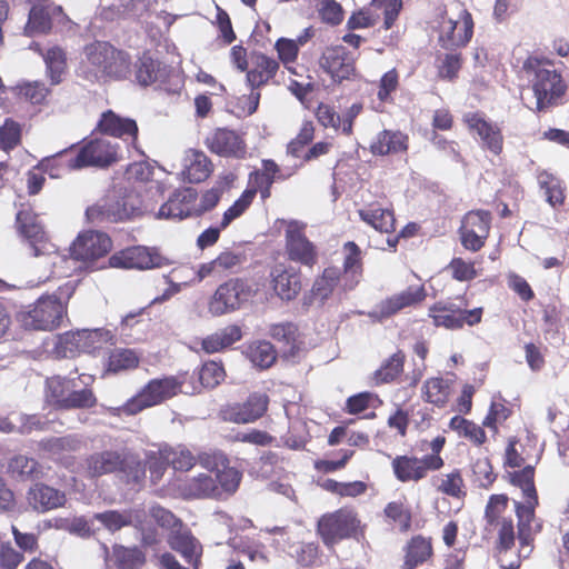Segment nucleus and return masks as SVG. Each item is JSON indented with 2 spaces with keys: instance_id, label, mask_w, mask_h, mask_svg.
<instances>
[{
  "instance_id": "f257e3e1",
  "label": "nucleus",
  "mask_w": 569,
  "mask_h": 569,
  "mask_svg": "<svg viewBox=\"0 0 569 569\" xmlns=\"http://www.w3.org/2000/svg\"><path fill=\"white\" fill-rule=\"evenodd\" d=\"M131 57L106 41H93L82 49L76 76L89 84L122 80L131 73Z\"/></svg>"
},
{
  "instance_id": "f03ea898",
  "label": "nucleus",
  "mask_w": 569,
  "mask_h": 569,
  "mask_svg": "<svg viewBox=\"0 0 569 569\" xmlns=\"http://www.w3.org/2000/svg\"><path fill=\"white\" fill-rule=\"evenodd\" d=\"M521 72L530 83L533 93L532 100L527 106L537 112L557 104L567 90L561 74L549 60L529 57L523 62Z\"/></svg>"
},
{
  "instance_id": "7ed1b4c3",
  "label": "nucleus",
  "mask_w": 569,
  "mask_h": 569,
  "mask_svg": "<svg viewBox=\"0 0 569 569\" xmlns=\"http://www.w3.org/2000/svg\"><path fill=\"white\" fill-rule=\"evenodd\" d=\"M17 223L19 231L27 238L32 254L39 259L38 268H42L40 276L43 280L51 276L59 277L69 276V268L62 263H69L72 259L59 252L56 244L49 241L42 226L38 222V217L30 211H19L17 214Z\"/></svg>"
},
{
  "instance_id": "20e7f679",
  "label": "nucleus",
  "mask_w": 569,
  "mask_h": 569,
  "mask_svg": "<svg viewBox=\"0 0 569 569\" xmlns=\"http://www.w3.org/2000/svg\"><path fill=\"white\" fill-rule=\"evenodd\" d=\"M92 376L80 375L78 378L54 376L47 379L46 399L48 403L60 409H86L96 405L89 385Z\"/></svg>"
},
{
  "instance_id": "39448f33",
  "label": "nucleus",
  "mask_w": 569,
  "mask_h": 569,
  "mask_svg": "<svg viewBox=\"0 0 569 569\" xmlns=\"http://www.w3.org/2000/svg\"><path fill=\"white\" fill-rule=\"evenodd\" d=\"M183 379L179 377H164L150 380L136 396L121 407L112 408L113 415L133 416L147 408L160 405L163 401L182 392Z\"/></svg>"
},
{
  "instance_id": "423d86ee",
  "label": "nucleus",
  "mask_w": 569,
  "mask_h": 569,
  "mask_svg": "<svg viewBox=\"0 0 569 569\" xmlns=\"http://www.w3.org/2000/svg\"><path fill=\"white\" fill-rule=\"evenodd\" d=\"M437 28L441 46L452 49L463 47L470 41L473 21L471 14L466 9L457 6L441 13Z\"/></svg>"
},
{
  "instance_id": "0eeeda50",
  "label": "nucleus",
  "mask_w": 569,
  "mask_h": 569,
  "mask_svg": "<svg viewBox=\"0 0 569 569\" xmlns=\"http://www.w3.org/2000/svg\"><path fill=\"white\" fill-rule=\"evenodd\" d=\"M252 287L240 279H231L220 284L208 302V311L220 317L240 309L253 296Z\"/></svg>"
},
{
  "instance_id": "6e6552de",
  "label": "nucleus",
  "mask_w": 569,
  "mask_h": 569,
  "mask_svg": "<svg viewBox=\"0 0 569 569\" xmlns=\"http://www.w3.org/2000/svg\"><path fill=\"white\" fill-rule=\"evenodd\" d=\"M66 312L63 303L54 297L40 298L30 310L21 313V322L26 328L52 330L57 328Z\"/></svg>"
},
{
  "instance_id": "1a4fd4ad",
  "label": "nucleus",
  "mask_w": 569,
  "mask_h": 569,
  "mask_svg": "<svg viewBox=\"0 0 569 569\" xmlns=\"http://www.w3.org/2000/svg\"><path fill=\"white\" fill-rule=\"evenodd\" d=\"M164 186L159 181H151L150 186L140 196L138 191L126 194L121 202H116V220L122 221L134 216L154 212L157 202L163 198Z\"/></svg>"
},
{
  "instance_id": "9d476101",
  "label": "nucleus",
  "mask_w": 569,
  "mask_h": 569,
  "mask_svg": "<svg viewBox=\"0 0 569 569\" xmlns=\"http://www.w3.org/2000/svg\"><path fill=\"white\" fill-rule=\"evenodd\" d=\"M112 247L111 239L103 232L99 231H87L79 234V237L72 242L70 247L69 259H72L69 263H62L63 267L71 270L76 269L78 261H90L98 259L110 251Z\"/></svg>"
},
{
  "instance_id": "9b49d317",
  "label": "nucleus",
  "mask_w": 569,
  "mask_h": 569,
  "mask_svg": "<svg viewBox=\"0 0 569 569\" xmlns=\"http://www.w3.org/2000/svg\"><path fill=\"white\" fill-rule=\"evenodd\" d=\"M358 527L359 520L356 513L351 510L340 509L319 519L318 533L327 546H332L353 535Z\"/></svg>"
},
{
  "instance_id": "f8f14e48",
  "label": "nucleus",
  "mask_w": 569,
  "mask_h": 569,
  "mask_svg": "<svg viewBox=\"0 0 569 569\" xmlns=\"http://www.w3.org/2000/svg\"><path fill=\"white\" fill-rule=\"evenodd\" d=\"M443 460L438 455H428L422 458L415 456H397L391 462L395 477L401 482H417L427 477L429 470H439Z\"/></svg>"
},
{
  "instance_id": "ddd939ff",
  "label": "nucleus",
  "mask_w": 569,
  "mask_h": 569,
  "mask_svg": "<svg viewBox=\"0 0 569 569\" xmlns=\"http://www.w3.org/2000/svg\"><path fill=\"white\" fill-rule=\"evenodd\" d=\"M118 146L99 138L86 143L76 158L68 162L70 169L83 167H108L118 160Z\"/></svg>"
},
{
  "instance_id": "4468645a",
  "label": "nucleus",
  "mask_w": 569,
  "mask_h": 569,
  "mask_svg": "<svg viewBox=\"0 0 569 569\" xmlns=\"http://www.w3.org/2000/svg\"><path fill=\"white\" fill-rule=\"evenodd\" d=\"M491 214L488 211L476 210L468 212L460 228L461 243L471 251L480 250L489 236Z\"/></svg>"
},
{
  "instance_id": "2eb2a0df",
  "label": "nucleus",
  "mask_w": 569,
  "mask_h": 569,
  "mask_svg": "<svg viewBox=\"0 0 569 569\" xmlns=\"http://www.w3.org/2000/svg\"><path fill=\"white\" fill-rule=\"evenodd\" d=\"M303 229V223L298 221L288 222L286 228L287 251L291 260L312 266L317 260V251L305 236Z\"/></svg>"
},
{
  "instance_id": "dca6fc26",
  "label": "nucleus",
  "mask_w": 569,
  "mask_h": 569,
  "mask_svg": "<svg viewBox=\"0 0 569 569\" xmlns=\"http://www.w3.org/2000/svg\"><path fill=\"white\" fill-rule=\"evenodd\" d=\"M109 266L122 269H150L159 266V256L147 247L136 246L112 254L109 258Z\"/></svg>"
},
{
  "instance_id": "f3484780",
  "label": "nucleus",
  "mask_w": 569,
  "mask_h": 569,
  "mask_svg": "<svg viewBox=\"0 0 569 569\" xmlns=\"http://www.w3.org/2000/svg\"><path fill=\"white\" fill-rule=\"evenodd\" d=\"M197 192L192 188L176 190L156 213L158 219H183L194 214Z\"/></svg>"
},
{
  "instance_id": "a211bd4d",
  "label": "nucleus",
  "mask_w": 569,
  "mask_h": 569,
  "mask_svg": "<svg viewBox=\"0 0 569 569\" xmlns=\"http://www.w3.org/2000/svg\"><path fill=\"white\" fill-rule=\"evenodd\" d=\"M320 67L335 81L350 79L355 74L353 60L341 46L327 48L320 58Z\"/></svg>"
},
{
  "instance_id": "6ab92c4d",
  "label": "nucleus",
  "mask_w": 569,
  "mask_h": 569,
  "mask_svg": "<svg viewBox=\"0 0 569 569\" xmlns=\"http://www.w3.org/2000/svg\"><path fill=\"white\" fill-rule=\"evenodd\" d=\"M67 501L64 492L44 483H34L27 492V502L37 512H48L63 507Z\"/></svg>"
},
{
  "instance_id": "aec40b11",
  "label": "nucleus",
  "mask_w": 569,
  "mask_h": 569,
  "mask_svg": "<svg viewBox=\"0 0 569 569\" xmlns=\"http://www.w3.org/2000/svg\"><path fill=\"white\" fill-rule=\"evenodd\" d=\"M269 403L264 393H252L243 405L232 406L224 411V419L234 423H249L267 411Z\"/></svg>"
},
{
  "instance_id": "412c9836",
  "label": "nucleus",
  "mask_w": 569,
  "mask_h": 569,
  "mask_svg": "<svg viewBox=\"0 0 569 569\" xmlns=\"http://www.w3.org/2000/svg\"><path fill=\"white\" fill-rule=\"evenodd\" d=\"M32 49L38 51L46 66V77L51 86L60 84L68 70V58L67 52L59 46H50L41 49L39 44L34 43L31 46Z\"/></svg>"
},
{
  "instance_id": "4be33fe9",
  "label": "nucleus",
  "mask_w": 569,
  "mask_h": 569,
  "mask_svg": "<svg viewBox=\"0 0 569 569\" xmlns=\"http://www.w3.org/2000/svg\"><path fill=\"white\" fill-rule=\"evenodd\" d=\"M427 297L423 286H410L406 290L392 295L379 305V313L389 317L398 311L421 303Z\"/></svg>"
},
{
  "instance_id": "5701e85b",
  "label": "nucleus",
  "mask_w": 569,
  "mask_h": 569,
  "mask_svg": "<svg viewBox=\"0 0 569 569\" xmlns=\"http://www.w3.org/2000/svg\"><path fill=\"white\" fill-rule=\"evenodd\" d=\"M538 506V498L526 500V502H515L516 513L518 518V538L521 545V551L525 552V557H528L531 552V539L533 529L535 509Z\"/></svg>"
},
{
  "instance_id": "b1692460",
  "label": "nucleus",
  "mask_w": 569,
  "mask_h": 569,
  "mask_svg": "<svg viewBox=\"0 0 569 569\" xmlns=\"http://www.w3.org/2000/svg\"><path fill=\"white\" fill-rule=\"evenodd\" d=\"M465 123L469 130L477 133L483 146L495 154H499L502 150V136L500 130L482 119L478 113L469 112L463 117Z\"/></svg>"
},
{
  "instance_id": "393cba45",
  "label": "nucleus",
  "mask_w": 569,
  "mask_h": 569,
  "mask_svg": "<svg viewBox=\"0 0 569 569\" xmlns=\"http://www.w3.org/2000/svg\"><path fill=\"white\" fill-rule=\"evenodd\" d=\"M208 148L222 157H242L246 152L242 139L231 130L219 129L207 139Z\"/></svg>"
},
{
  "instance_id": "a878e982",
  "label": "nucleus",
  "mask_w": 569,
  "mask_h": 569,
  "mask_svg": "<svg viewBox=\"0 0 569 569\" xmlns=\"http://www.w3.org/2000/svg\"><path fill=\"white\" fill-rule=\"evenodd\" d=\"M98 128L104 134L121 139L129 137L136 140L138 136V126L134 120L120 117L111 110L101 114Z\"/></svg>"
},
{
  "instance_id": "bb28decb",
  "label": "nucleus",
  "mask_w": 569,
  "mask_h": 569,
  "mask_svg": "<svg viewBox=\"0 0 569 569\" xmlns=\"http://www.w3.org/2000/svg\"><path fill=\"white\" fill-rule=\"evenodd\" d=\"M179 491L187 499L219 498L216 480L207 473L188 479L179 487Z\"/></svg>"
},
{
  "instance_id": "cd10ccee",
  "label": "nucleus",
  "mask_w": 569,
  "mask_h": 569,
  "mask_svg": "<svg viewBox=\"0 0 569 569\" xmlns=\"http://www.w3.org/2000/svg\"><path fill=\"white\" fill-rule=\"evenodd\" d=\"M408 149V136L401 131L383 130L377 134L370 144L373 154L387 156L406 152Z\"/></svg>"
},
{
  "instance_id": "c85d7f7f",
  "label": "nucleus",
  "mask_w": 569,
  "mask_h": 569,
  "mask_svg": "<svg viewBox=\"0 0 569 569\" xmlns=\"http://www.w3.org/2000/svg\"><path fill=\"white\" fill-rule=\"evenodd\" d=\"M211 170V162L203 152L192 149L186 151L182 173L189 182L198 183L206 180Z\"/></svg>"
},
{
  "instance_id": "c756f323",
  "label": "nucleus",
  "mask_w": 569,
  "mask_h": 569,
  "mask_svg": "<svg viewBox=\"0 0 569 569\" xmlns=\"http://www.w3.org/2000/svg\"><path fill=\"white\" fill-rule=\"evenodd\" d=\"M241 336L240 327L230 325L203 338L201 340V349L207 353H214L239 341Z\"/></svg>"
},
{
  "instance_id": "7c9ffc66",
  "label": "nucleus",
  "mask_w": 569,
  "mask_h": 569,
  "mask_svg": "<svg viewBox=\"0 0 569 569\" xmlns=\"http://www.w3.org/2000/svg\"><path fill=\"white\" fill-rule=\"evenodd\" d=\"M253 63L254 67L247 73V82L250 88L258 90L276 76L279 64L264 54L257 56Z\"/></svg>"
},
{
  "instance_id": "2f4dec72",
  "label": "nucleus",
  "mask_w": 569,
  "mask_h": 569,
  "mask_svg": "<svg viewBox=\"0 0 569 569\" xmlns=\"http://www.w3.org/2000/svg\"><path fill=\"white\" fill-rule=\"evenodd\" d=\"M360 219L379 232L390 233L395 231V217L390 209L379 206H369L360 209Z\"/></svg>"
},
{
  "instance_id": "473e14b6",
  "label": "nucleus",
  "mask_w": 569,
  "mask_h": 569,
  "mask_svg": "<svg viewBox=\"0 0 569 569\" xmlns=\"http://www.w3.org/2000/svg\"><path fill=\"white\" fill-rule=\"evenodd\" d=\"M271 337L282 343V352L288 357H296L300 349L298 330L293 323L273 325L270 329Z\"/></svg>"
},
{
  "instance_id": "72a5a7b5",
  "label": "nucleus",
  "mask_w": 569,
  "mask_h": 569,
  "mask_svg": "<svg viewBox=\"0 0 569 569\" xmlns=\"http://www.w3.org/2000/svg\"><path fill=\"white\" fill-rule=\"evenodd\" d=\"M273 289L281 299H293L301 289L299 274L289 270L276 269Z\"/></svg>"
},
{
  "instance_id": "f704fd0d",
  "label": "nucleus",
  "mask_w": 569,
  "mask_h": 569,
  "mask_svg": "<svg viewBox=\"0 0 569 569\" xmlns=\"http://www.w3.org/2000/svg\"><path fill=\"white\" fill-rule=\"evenodd\" d=\"M121 465L120 456L113 451L94 453L87 459V472L91 477H99L116 471Z\"/></svg>"
},
{
  "instance_id": "c9c22d12",
  "label": "nucleus",
  "mask_w": 569,
  "mask_h": 569,
  "mask_svg": "<svg viewBox=\"0 0 569 569\" xmlns=\"http://www.w3.org/2000/svg\"><path fill=\"white\" fill-rule=\"evenodd\" d=\"M429 316L436 326H443L447 329H458L463 326L462 310L442 302L429 308Z\"/></svg>"
},
{
  "instance_id": "e433bc0d",
  "label": "nucleus",
  "mask_w": 569,
  "mask_h": 569,
  "mask_svg": "<svg viewBox=\"0 0 569 569\" xmlns=\"http://www.w3.org/2000/svg\"><path fill=\"white\" fill-rule=\"evenodd\" d=\"M51 352L57 358L73 357L76 353L82 351V342L80 331H70L63 335L57 336L52 340Z\"/></svg>"
},
{
  "instance_id": "4c0bfd02",
  "label": "nucleus",
  "mask_w": 569,
  "mask_h": 569,
  "mask_svg": "<svg viewBox=\"0 0 569 569\" xmlns=\"http://www.w3.org/2000/svg\"><path fill=\"white\" fill-rule=\"evenodd\" d=\"M111 560L119 569H139L143 566L146 557L138 548L116 546L112 550Z\"/></svg>"
},
{
  "instance_id": "58836bf2",
  "label": "nucleus",
  "mask_w": 569,
  "mask_h": 569,
  "mask_svg": "<svg viewBox=\"0 0 569 569\" xmlns=\"http://www.w3.org/2000/svg\"><path fill=\"white\" fill-rule=\"evenodd\" d=\"M431 555V545L422 537H415L407 547L403 569H415Z\"/></svg>"
},
{
  "instance_id": "ea45409f",
  "label": "nucleus",
  "mask_w": 569,
  "mask_h": 569,
  "mask_svg": "<svg viewBox=\"0 0 569 569\" xmlns=\"http://www.w3.org/2000/svg\"><path fill=\"white\" fill-rule=\"evenodd\" d=\"M247 357L259 368H269L276 360L273 346L268 341H256L247 348Z\"/></svg>"
},
{
  "instance_id": "a19ab883",
  "label": "nucleus",
  "mask_w": 569,
  "mask_h": 569,
  "mask_svg": "<svg viewBox=\"0 0 569 569\" xmlns=\"http://www.w3.org/2000/svg\"><path fill=\"white\" fill-rule=\"evenodd\" d=\"M161 458L167 465H171L174 470L187 471L191 469L197 459L186 448H170L161 451Z\"/></svg>"
},
{
  "instance_id": "79ce46f5",
  "label": "nucleus",
  "mask_w": 569,
  "mask_h": 569,
  "mask_svg": "<svg viewBox=\"0 0 569 569\" xmlns=\"http://www.w3.org/2000/svg\"><path fill=\"white\" fill-rule=\"evenodd\" d=\"M41 447L52 457L60 459L64 452L77 451L81 448V440L77 436L50 438L41 442Z\"/></svg>"
},
{
  "instance_id": "37998d69",
  "label": "nucleus",
  "mask_w": 569,
  "mask_h": 569,
  "mask_svg": "<svg viewBox=\"0 0 569 569\" xmlns=\"http://www.w3.org/2000/svg\"><path fill=\"white\" fill-rule=\"evenodd\" d=\"M425 396L428 402L436 406H443L450 395V383L442 378H431L425 383Z\"/></svg>"
},
{
  "instance_id": "c03bdc74",
  "label": "nucleus",
  "mask_w": 569,
  "mask_h": 569,
  "mask_svg": "<svg viewBox=\"0 0 569 569\" xmlns=\"http://www.w3.org/2000/svg\"><path fill=\"white\" fill-rule=\"evenodd\" d=\"M9 471L21 480L40 477L41 469L38 462L27 456H17L9 463Z\"/></svg>"
},
{
  "instance_id": "a18cd8bd",
  "label": "nucleus",
  "mask_w": 569,
  "mask_h": 569,
  "mask_svg": "<svg viewBox=\"0 0 569 569\" xmlns=\"http://www.w3.org/2000/svg\"><path fill=\"white\" fill-rule=\"evenodd\" d=\"M51 28L50 13L47 8L42 6H33L29 13V20L26 26V31L29 36L36 33H44Z\"/></svg>"
},
{
  "instance_id": "49530a36",
  "label": "nucleus",
  "mask_w": 569,
  "mask_h": 569,
  "mask_svg": "<svg viewBox=\"0 0 569 569\" xmlns=\"http://www.w3.org/2000/svg\"><path fill=\"white\" fill-rule=\"evenodd\" d=\"M93 519L98 520L109 531L120 530L132 522V511L119 512L116 510H109L100 513H96Z\"/></svg>"
},
{
  "instance_id": "de8ad7c7",
  "label": "nucleus",
  "mask_w": 569,
  "mask_h": 569,
  "mask_svg": "<svg viewBox=\"0 0 569 569\" xmlns=\"http://www.w3.org/2000/svg\"><path fill=\"white\" fill-rule=\"evenodd\" d=\"M139 359L136 353L128 349H116L109 356L108 371L119 372L133 369L138 366Z\"/></svg>"
},
{
  "instance_id": "09e8293b",
  "label": "nucleus",
  "mask_w": 569,
  "mask_h": 569,
  "mask_svg": "<svg viewBox=\"0 0 569 569\" xmlns=\"http://www.w3.org/2000/svg\"><path fill=\"white\" fill-rule=\"evenodd\" d=\"M450 428L477 445H481L486 440V433L481 427L461 417H453L450 420Z\"/></svg>"
},
{
  "instance_id": "8fccbe9b",
  "label": "nucleus",
  "mask_w": 569,
  "mask_h": 569,
  "mask_svg": "<svg viewBox=\"0 0 569 569\" xmlns=\"http://www.w3.org/2000/svg\"><path fill=\"white\" fill-rule=\"evenodd\" d=\"M169 543L172 549L179 551L189 561L199 552L197 540L189 532H176L170 537Z\"/></svg>"
},
{
  "instance_id": "3c124183",
  "label": "nucleus",
  "mask_w": 569,
  "mask_h": 569,
  "mask_svg": "<svg viewBox=\"0 0 569 569\" xmlns=\"http://www.w3.org/2000/svg\"><path fill=\"white\" fill-rule=\"evenodd\" d=\"M232 181L233 176L227 174L217 183V186L206 191L201 197L199 208L194 207V214H200L204 211L214 208L220 200L224 186H228Z\"/></svg>"
},
{
  "instance_id": "603ef678",
  "label": "nucleus",
  "mask_w": 569,
  "mask_h": 569,
  "mask_svg": "<svg viewBox=\"0 0 569 569\" xmlns=\"http://www.w3.org/2000/svg\"><path fill=\"white\" fill-rule=\"evenodd\" d=\"M214 475V480L219 488V497L223 492L233 493L238 489L241 473L237 469L228 467V463L221 468V471H217Z\"/></svg>"
},
{
  "instance_id": "864d4df0",
  "label": "nucleus",
  "mask_w": 569,
  "mask_h": 569,
  "mask_svg": "<svg viewBox=\"0 0 569 569\" xmlns=\"http://www.w3.org/2000/svg\"><path fill=\"white\" fill-rule=\"evenodd\" d=\"M539 184L545 189L547 201L552 206L561 204L565 196L560 182L551 173L541 172L538 177Z\"/></svg>"
},
{
  "instance_id": "5fc2aeb1",
  "label": "nucleus",
  "mask_w": 569,
  "mask_h": 569,
  "mask_svg": "<svg viewBox=\"0 0 569 569\" xmlns=\"http://www.w3.org/2000/svg\"><path fill=\"white\" fill-rule=\"evenodd\" d=\"M533 468L527 466L520 471L510 473V481L512 485L519 487L522 490L526 500L538 498L537 491L533 485Z\"/></svg>"
},
{
  "instance_id": "6e6d98bb",
  "label": "nucleus",
  "mask_w": 569,
  "mask_h": 569,
  "mask_svg": "<svg viewBox=\"0 0 569 569\" xmlns=\"http://www.w3.org/2000/svg\"><path fill=\"white\" fill-rule=\"evenodd\" d=\"M83 352H94L107 345L112 336L107 330H79Z\"/></svg>"
},
{
  "instance_id": "4d7b16f0",
  "label": "nucleus",
  "mask_w": 569,
  "mask_h": 569,
  "mask_svg": "<svg viewBox=\"0 0 569 569\" xmlns=\"http://www.w3.org/2000/svg\"><path fill=\"white\" fill-rule=\"evenodd\" d=\"M254 196V189L246 190L241 197L224 211L220 227L227 228L234 219L239 218L248 209Z\"/></svg>"
},
{
  "instance_id": "13d9d810",
  "label": "nucleus",
  "mask_w": 569,
  "mask_h": 569,
  "mask_svg": "<svg viewBox=\"0 0 569 569\" xmlns=\"http://www.w3.org/2000/svg\"><path fill=\"white\" fill-rule=\"evenodd\" d=\"M226 377L224 369L221 363L216 361L206 362L199 371V381L202 387L214 388Z\"/></svg>"
},
{
  "instance_id": "bf43d9fd",
  "label": "nucleus",
  "mask_w": 569,
  "mask_h": 569,
  "mask_svg": "<svg viewBox=\"0 0 569 569\" xmlns=\"http://www.w3.org/2000/svg\"><path fill=\"white\" fill-rule=\"evenodd\" d=\"M159 66L148 54H143L137 64L136 77L141 86H149L158 78Z\"/></svg>"
},
{
  "instance_id": "052dcab7",
  "label": "nucleus",
  "mask_w": 569,
  "mask_h": 569,
  "mask_svg": "<svg viewBox=\"0 0 569 569\" xmlns=\"http://www.w3.org/2000/svg\"><path fill=\"white\" fill-rule=\"evenodd\" d=\"M437 487L439 491L455 498L465 496L463 480L459 471L442 475Z\"/></svg>"
},
{
  "instance_id": "680f3d73",
  "label": "nucleus",
  "mask_w": 569,
  "mask_h": 569,
  "mask_svg": "<svg viewBox=\"0 0 569 569\" xmlns=\"http://www.w3.org/2000/svg\"><path fill=\"white\" fill-rule=\"evenodd\" d=\"M339 279V270L336 268H328L323 271V274L317 279L313 283V293L320 299H326L333 288L336 287Z\"/></svg>"
},
{
  "instance_id": "e2e57ef3",
  "label": "nucleus",
  "mask_w": 569,
  "mask_h": 569,
  "mask_svg": "<svg viewBox=\"0 0 569 569\" xmlns=\"http://www.w3.org/2000/svg\"><path fill=\"white\" fill-rule=\"evenodd\" d=\"M405 356L401 352L392 355L377 371L376 377L380 382H389L397 378L403 368Z\"/></svg>"
},
{
  "instance_id": "0e129e2a",
  "label": "nucleus",
  "mask_w": 569,
  "mask_h": 569,
  "mask_svg": "<svg viewBox=\"0 0 569 569\" xmlns=\"http://www.w3.org/2000/svg\"><path fill=\"white\" fill-rule=\"evenodd\" d=\"M401 9V0H372L371 10L383 14L385 27L389 29Z\"/></svg>"
},
{
  "instance_id": "69168bd1",
  "label": "nucleus",
  "mask_w": 569,
  "mask_h": 569,
  "mask_svg": "<svg viewBox=\"0 0 569 569\" xmlns=\"http://www.w3.org/2000/svg\"><path fill=\"white\" fill-rule=\"evenodd\" d=\"M498 531V549L509 551L515 543V529L511 518H501L492 525Z\"/></svg>"
},
{
  "instance_id": "338daca9",
  "label": "nucleus",
  "mask_w": 569,
  "mask_h": 569,
  "mask_svg": "<svg viewBox=\"0 0 569 569\" xmlns=\"http://www.w3.org/2000/svg\"><path fill=\"white\" fill-rule=\"evenodd\" d=\"M508 507V497L506 495H493L490 497L486 507V519L489 526L501 521Z\"/></svg>"
},
{
  "instance_id": "774afa93",
  "label": "nucleus",
  "mask_w": 569,
  "mask_h": 569,
  "mask_svg": "<svg viewBox=\"0 0 569 569\" xmlns=\"http://www.w3.org/2000/svg\"><path fill=\"white\" fill-rule=\"evenodd\" d=\"M250 89V93L239 97L234 106V112L239 118L249 117L253 114L258 109L260 92L257 89Z\"/></svg>"
}]
</instances>
